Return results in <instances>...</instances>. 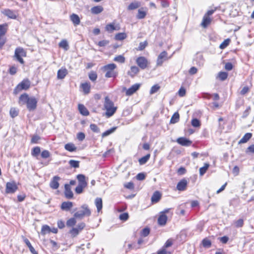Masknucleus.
I'll return each mask as SVG.
<instances>
[{
	"label": "nucleus",
	"mask_w": 254,
	"mask_h": 254,
	"mask_svg": "<svg viewBox=\"0 0 254 254\" xmlns=\"http://www.w3.org/2000/svg\"><path fill=\"white\" fill-rule=\"evenodd\" d=\"M191 125L194 127H199L200 126V123L197 119H193L191 121Z\"/></svg>",
	"instance_id": "57"
},
{
	"label": "nucleus",
	"mask_w": 254,
	"mask_h": 254,
	"mask_svg": "<svg viewBox=\"0 0 254 254\" xmlns=\"http://www.w3.org/2000/svg\"><path fill=\"white\" fill-rule=\"evenodd\" d=\"M64 148L70 152L75 151L76 150V147L73 143H67L64 146Z\"/></svg>",
	"instance_id": "32"
},
{
	"label": "nucleus",
	"mask_w": 254,
	"mask_h": 254,
	"mask_svg": "<svg viewBox=\"0 0 254 254\" xmlns=\"http://www.w3.org/2000/svg\"><path fill=\"white\" fill-rule=\"evenodd\" d=\"M41 152L40 148L38 146L35 147L33 148L31 155L34 157H37Z\"/></svg>",
	"instance_id": "39"
},
{
	"label": "nucleus",
	"mask_w": 254,
	"mask_h": 254,
	"mask_svg": "<svg viewBox=\"0 0 254 254\" xmlns=\"http://www.w3.org/2000/svg\"><path fill=\"white\" fill-rule=\"evenodd\" d=\"M195 61L196 62V64L200 66L202 65L204 63L203 56L201 54H197Z\"/></svg>",
	"instance_id": "35"
},
{
	"label": "nucleus",
	"mask_w": 254,
	"mask_h": 254,
	"mask_svg": "<svg viewBox=\"0 0 254 254\" xmlns=\"http://www.w3.org/2000/svg\"><path fill=\"white\" fill-rule=\"evenodd\" d=\"M252 136L251 133H247L239 141V144L245 143L247 142Z\"/></svg>",
	"instance_id": "29"
},
{
	"label": "nucleus",
	"mask_w": 254,
	"mask_h": 254,
	"mask_svg": "<svg viewBox=\"0 0 254 254\" xmlns=\"http://www.w3.org/2000/svg\"><path fill=\"white\" fill-rule=\"evenodd\" d=\"M50 153L48 150H44L41 153V157L43 158L46 159L50 156Z\"/></svg>",
	"instance_id": "55"
},
{
	"label": "nucleus",
	"mask_w": 254,
	"mask_h": 254,
	"mask_svg": "<svg viewBox=\"0 0 254 254\" xmlns=\"http://www.w3.org/2000/svg\"><path fill=\"white\" fill-rule=\"evenodd\" d=\"M109 43V41L108 40H102L99 41L98 43V45L100 47H105Z\"/></svg>",
	"instance_id": "63"
},
{
	"label": "nucleus",
	"mask_w": 254,
	"mask_h": 254,
	"mask_svg": "<svg viewBox=\"0 0 254 254\" xmlns=\"http://www.w3.org/2000/svg\"><path fill=\"white\" fill-rule=\"evenodd\" d=\"M114 61L120 63H124L125 62V58L122 55H119L115 57Z\"/></svg>",
	"instance_id": "46"
},
{
	"label": "nucleus",
	"mask_w": 254,
	"mask_h": 254,
	"mask_svg": "<svg viewBox=\"0 0 254 254\" xmlns=\"http://www.w3.org/2000/svg\"><path fill=\"white\" fill-rule=\"evenodd\" d=\"M116 128H117L116 127H113L110 128V129L106 130V131H105L104 132H103L102 133V137H105L111 134V133H112L116 130Z\"/></svg>",
	"instance_id": "40"
},
{
	"label": "nucleus",
	"mask_w": 254,
	"mask_h": 254,
	"mask_svg": "<svg viewBox=\"0 0 254 254\" xmlns=\"http://www.w3.org/2000/svg\"><path fill=\"white\" fill-rule=\"evenodd\" d=\"M139 69L136 66L133 65L130 67L129 70L127 71V74L131 77H134L139 72Z\"/></svg>",
	"instance_id": "18"
},
{
	"label": "nucleus",
	"mask_w": 254,
	"mask_h": 254,
	"mask_svg": "<svg viewBox=\"0 0 254 254\" xmlns=\"http://www.w3.org/2000/svg\"><path fill=\"white\" fill-rule=\"evenodd\" d=\"M177 141L179 144L183 146H190L191 144V141L184 137L178 138Z\"/></svg>",
	"instance_id": "20"
},
{
	"label": "nucleus",
	"mask_w": 254,
	"mask_h": 254,
	"mask_svg": "<svg viewBox=\"0 0 254 254\" xmlns=\"http://www.w3.org/2000/svg\"><path fill=\"white\" fill-rule=\"evenodd\" d=\"M202 245L205 248H210L211 245V243L210 240L207 239H204L202 242Z\"/></svg>",
	"instance_id": "49"
},
{
	"label": "nucleus",
	"mask_w": 254,
	"mask_h": 254,
	"mask_svg": "<svg viewBox=\"0 0 254 254\" xmlns=\"http://www.w3.org/2000/svg\"><path fill=\"white\" fill-rule=\"evenodd\" d=\"M80 210L74 214V217L78 219H82L85 216H89L91 215V211L86 204L81 206Z\"/></svg>",
	"instance_id": "4"
},
{
	"label": "nucleus",
	"mask_w": 254,
	"mask_h": 254,
	"mask_svg": "<svg viewBox=\"0 0 254 254\" xmlns=\"http://www.w3.org/2000/svg\"><path fill=\"white\" fill-rule=\"evenodd\" d=\"M150 157V154H148L142 157V158L139 159V162L140 165H143L145 164L147 161L149 160Z\"/></svg>",
	"instance_id": "38"
},
{
	"label": "nucleus",
	"mask_w": 254,
	"mask_h": 254,
	"mask_svg": "<svg viewBox=\"0 0 254 254\" xmlns=\"http://www.w3.org/2000/svg\"><path fill=\"white\" fill-rule=\"evenodd\" d=\"M76 223V218H71L66 221V225L68 227H72L75 225Z\"/></svg>",
	"instance_id": "41"
},
{
	"label": "nucleus",
	"mask_w": 254,
	"mask_h": 254,
	"mask_svg": "<svg viewBox=\"0 0 254 254\" xmlns=\"http://www.w3.org/2000/svg\"><path fill=\"white\" fill-rule=\"evenodd\" d=\"M9 113L11 118H13L18 116V110L15 108H11L10 110Z\"/></svg>",
	"instance_id": "43"
},
{
	"label": "nucleus",
	"mask_w": 254,
	"mask_h": 254,
	"mask_svg": "<svg viewBox=\"0 0 254 254\" xmlns=\"http://www.w3.org/2000/svg\"><path fill=\"white\" fill-rule=\"evenodd\" d=\"M103 7L102 6H95L91 8V12L94 14H97L103 11Z\"/></svg>",
	"instance_id": "26"
},
{
	"label": "nucleus",
	"mask_w": 254,
	"mask_h": 254,
	"mask_svg": "<svg viewBox=\"0 0 254 254\" xmlns=\"http://www.w3.org/2000/svg\"><path fill=\"white\" fill-rule=\"evenodd\" d=\"M228 77V73L226 72H220L218 77L222 81L225 80Z\"/></svg>",
	"instance_id": "44"
},
{
	"label": "nucleus",
	"mask_w": 254,
	"mask_h": 254,
	"mask_svg": "<svg viewBox=\"0 0 254 254\" xmlns=\"http://www.w3.org/2000/svg\"><path fill=\"white\" fill-rule=\"evenodd\" d=\"M160 88V87L158 84L153 85L150 90V94H153L157 92L159 90Z\"/></svg>",
	"instance_id": "53"
},
{
	"label": "nucleus",
	"mask_w": 254,
	"mask_h": 254,
	"mask_svg": "<svg viewBox=\"0 0 254 254\" xmlns=\"http://www.w3.org/2000/svg\"><path fill=\"white\" fill-rule=\"evenodd\" d=\"M167 220V216L164 213H160L158 219V223L159 225L164 226L166 224Z\"/></svg>",
	"instance_id": "22"
},
{
	"label": "nucleus",
	"mask_w": 254,
	"mask_h": 254,
	"mask_svg": "<svg viewBox=\"0 0 254 254\" xmlns=\"http://www.w3.org/2000/svg\"><path fill=\"white\" fill-rule=\"evenodd\" d=\"M73 206V203L70 201H64L62 203L61 209L63 210L68 211Z\"/></svg>",
	"instance_id": "21"
},
{
	"label": "nucleus",
	"mask_w": 254,
	"mask_h": 254,
	"mask_svg": "<svg viewBox=\"0 0 254 254\" xmlns=\"http://www.w3.org/2000/svg\"><path fill=\"white\" fill-rule=\"evenodd\" d=\"M19 101L26 104L29 111H33L36 108L38 100L34 97H29L27 94H23L20 96Z\"/></svg>",
	"instance_id": "1"
},
{
	"label": "nucleus",
	"mask_w": 254,
	"mask_h": 254,
	"mask_svg": "<svg viewBox=\"0 0 254 254\" xmlns=\"http://www.w3.org/2000/svg\"><path fill=\"white\" fill-rule=\"evenodd\" d=\"M26 56V52L23 48L19 47L15 49L13 58L20 64H23L24 63L23 58Z\"/></svg>",
	"instance_id": "5"
},
{
	"label": "nucleus",
	"mask_w": 254,
	"mask_h": 254,
	"mask_svg": "<svg viewBox=\"0 0 254 254\" xmlns=\"http://www.w3.org/2000/svg\"><path fill=\"white\" fill-rule=\"evenodd\" d=\"M150 233V230L148 228H144L141 232V235L143 237L147 236Z\"/></svg>",
	"instance_id": "56"
},
{
	"label": "nucleus",
	"mask_w": 254,
	"mask_h": 254,
	"mask_svg": "<svg viewBox=\"0 0 254 254\" xmlns=\"http://www.w3.org/2000/svg\"><path fill=\"white\" fill-rule=\"evenodd\" d=\"M141 5L140 2L139 1H135L133 2H131L128 6L127 9L128 10H133L137 8Z\"/></svg>",
	"instance_id": "30"
},
{
	"label": "nucleus",
	"mask_w": 254,
	"mask_h": 254,
	"mask_svg": "<svg viewBox=\"0 0 254 254\" xmlns=\"http://www.w3.org/2000/svg\"><path fill=\"white\" fill-rule=\"evenodd\" d=\"M65 191L64 194L67 198L70 199L73 197V193L71 190L70 187L68 184H65L64 186Z\"/></svg>",
	"instance_id": "17"
},
{
	"label": "nucleus",
	"mask_w": 254,
	"mask_h": 254,
	"mask_svg": "<svg viewBox=\"0 0 254 254\" xmlns=\"http://www.w3.org/2000/svg\"><path fill=\"white\" fill-rule=\"evenodd\" d=\"M85 134L83 132H78L77 134V138L79 141L83 140L85 138Z\"/></svg>",
	"instance_id": "62"
},
{
	"label": "nucleus",
	"mask_w": 254,
	"mask_h": 254,
	"mask_svg": "<svg viewBox=\"0 0 254 254\" xmlns=\"http://www.w3.org/2000/svg\"><path fill=\"white\" fill-rule=\"evenodd\" d=\"M161 197L160 193L158 191H156L151 197V201L153 203H157L159 201Z\"/></svg>",
	"instance_id": "25"
},
{
	"label": "nucleus",
	"mask_w": 254,
	"mask_h": 254,
	"mask_svg": "<svg viewBox=\"0 0 254 254\" xmlns=\"http://www.w3.org/2000/svg\"><path fill=\"white\" fill-rule=\"evenodd\" d=\"M50 230H51L50 227L47 225H43L42 227L41 233L42 235H45L47 234L50 233Z\"/></svg>",
	"instance_id": "33"
},
{
	"label": "nucleus",
	"mask_w": 254,
	"mask_h": 254,
	"mask_svg": "<svg viewBox=\"0 0 254 254\" xmlns=\"http://www.w3.org/2000/svg\"><path fill=\"white\" fill-rule=\"evenodd\" d=\"M147 44V43L146 41L140 43L138 50L140 51L143 50L146 47Z\"/></svg>",
	"instance_id": "64"
},
{
	"label": "nucleus",
	"mask_w": 254,
	"mask_h": 254,
	"mask_svg": "<svg viewBox=\"0 0 254 254\" xmlns=\"http://www.w3.org/2000/svg\"><path fill=\"white\" fill-rule=\"evenodd\" d=\"M106 30L109 32H112L115 30H116L115 26L113 23H110L106 25L105 27Z\"/></svg>",
	"instance_id": "50"
},
{
	"label": "nucleus",
	"mask_w": 254,
	"mask_h": 254,
	"mask_svg": "<svg viewBox=\"0 0 254 254\" xmlns=\"http://www.w3.org/2000/svg\"><path fill=\"white\" fill-rule=\"evenodd\" d=\"M67 73V70L65 68H62L58 71L57 78L59 79H63L66 76Z\"/></svg>",
	"instance_id": "16"
},
{
	"label": "nucleus",
	"mask_w": 254,
	"mask_h": 254,
	"mask_svg": "<svg viewBox=\"0 0 254 254\" xmlns=\"http://www.w3.org/2000/svg\"><path fill=\"white\" fill-rule=\"evenodd\" d=\"M95 203L97 207V211L99 212L102 210L103 207L102 199L100 197L96 198L95 200Z\"/></svg>",
	"instance_id": "28"
},
{
	"label": "nucleus",
	"mask_w": 254,
	"mask_h": 254,
	"mask_svg": "<svg viewBox=\"0 0 254 254\" xmlns=\"http://www.w3.org/2000/svg\"><path fill=\"white\" fill-rule=\"evenodd\" d=\"M59 47L67 51L69 48L68 43L66 40H63L59 43Z\"/></svg>",
	"instance_id": "36"
},
{
	"label": "nucleus",
	"mask_w": 254,
	"mask_h": 254,
	"mask_svg": "<svg viewBox=\"0 0 254 254\" xmlns=\"http://www.w3.org/2000/svg\"><path fill=\"white\" fill-rule=\"evenodd\" d=\"M24 241L25 243L26 244V245L28 246V247L29 248V250L31 253H32L33 254H38V253L35 251L34 248L31 245L30 241L27 239H25Z\"/></svg>",
	"instance_id": "31"
},
{
	"label": "nucleus",
	"mask_w": 254,
	"mask_h": 254,
	"mask_svg": "<svg viewBox=\"0 0 254 254\" xmlns=\"http://www.w3.org/2000/svg\"><path fill=\"white\" fill-rule=\"evenodd\" d=\"M85 227V224L83 222H81L79 223L77 227L75 228H72L69 231V234L71 235V236L73 238L77 236L80 232H81Z\"/></svg>",
	"instance_id": "7"
},
{
	"label": "nucleus",
	"mask_w": 254,
	"mask_h": 254,
	"mask_svg": "<svg viewBox=\"0 0 254 254\" xmlns=\"http://www.w3.org/2000/svg\"><path fill=\"white\" fill-rule=\"evenodd\" d=\"M235 226L237 228L242 227L244 225V220L242 219H239V220L234 222Z\"/></svg>",
	"instance_id": "51"
},
{
	"label": "nucleus",
	"mask_w": 254,
	"mask_h": 254,
	"mask_svg": "<svg viewBox=\"0 0 254 254\" xmlns=\"http://www.w3.org/2000/svg\"><path fill=\"white\" fill-rule=\"evenodd\" d=\"M128 218V214L127 213H123L120 215V219L123 221H126Z\"/></svg>",
	"instance_id": "59"
},
{
	"label": "nucleus",
	"mask_w": 254,
	"mask_h": 254,
	"mask_svg": "<svg viewBox=\"0 0 254 254\" xmlns=\"http://www.w3.org/2000/svg\"><path fill=\"white\" fill-rule=\"evenodd\" d=\"M79 162L78 161L70 160L69 161V164L70 165V166L71 167L75 168L79 167Z\"/></svg>",
	"instance_id": "45"
},
{
	"label": "nucleus",
	"mask_w": 254,
	"mask_h": 254,
	"mask_svg": "<svg viewBox=\"0 0 254 254\" xmlns=\"http://www.w3.org/2000/svg\"><path fill=\"white\" fill-rule=\"evenodd\" d=\"M209 167V164L208 163H205L204 166L202 167H201L199 169V175L200 176H203L206 172L207 169Z\"/></svg>",
	"instance_id": "34"
},
{
	"label": "nucleus",
	"mask_w": 254,
	"mask_h": 254,
	"mask_svg": "<svg viewBox=\"0 0 254 254\" xmlns=\"http://www.w3.org/2000/svg\"><path fill=\"white\" fill-rule=\"evenodd\" d=\"M17 189L18 187L14 182H7L6 184L5 192L7 193H13Z\"/></svg>",
	"instance_id": "9"
},
{
	"label": "nucleus",
	"mask_w": 254,
	"mask_h": 254,
	"mask_svg": "<svg viewBox=\"0 0 254 254\" xmlns=\"http://www.w3.org/2000/svg\"><path fill=\"white\" fill-rule=\"evenodd\" d=\"M89 78L92 81H95L97 78V75L94 72H91L89 74Z\"/></svg>",
	"instance_id": "58"
},
{
	"label": "nucleus",
	"mask_w": 254,
	"mask_h": 254,
	"mask_svg": "<svg viewBox=\"0 0 254 254\" xmlns=\"http://www.w3.org/2000/svg\"><path fill=\"white\" fill-rule=\"evenodd\" d=\"M117 65L115 64H110L103 66V70L106 72L105 77L107 78L116 77L117 72L115 71V69Z\"/></svg>",
	"instance_id": "3"
},
{
	"label": "nucleus",
	"mask_w": 254,
	"mask_h": 254,
	"mask_svg": "<svg viewBox=\"0 0 254 254\" xmlns=\"http://www.w3.org/2000/svg\"><path fill=\"white\" fill-rule=\"evenodd\" d=\"M136 63L138 66L142 69L146 68L149 64L148 60L144 57L137 58L136 60Z\"/></svg>",
	"instance_id": "10"
},
{
	"label": "nucleus",
	"mask_w": 254,
	"mask_h": 254,
	"mask_svg": "<svg viewBox=\"0 0 254 254\" xmlns=\"http://www.w3.org/2000/svg\"><path fill=\"white\" fill-rule=\"evenodd\" d=\"M85 187L81 186L79 185H78L76 188H75V191L76 193L80 194L82 192L84 188H85Z\"/></svg>",
	"instance_id": "60"
},
{
	"label": "nucleus",
	"mask_w": 254,
	"mask_h": 254,
	"mask_svg": "<svg viewBox=\"0 0 254 254\" xmlns=\"http://www.w3.org/2000/svg\"><path fill=\"white\" fill-rule=\"evenodd\" d=\"M230 40L227 39L225 40L220 45L219 48L221 49H224L226 48L229 44Z\"/></svg>",
	"instance_id": "47"
},
{
	"label": "nucleus",
	"mask_w": 254,
	"mask_h": 254,
	"mask_svg": "<svg viewBox=\"0 0 254 254\" xmlns=\"http://www.w3.org/2000/svg\"><path fill=\"white\" fill-rule=\"evenodd\" d=\"M60 178L58 176H55L53 177L50 182V187L53 189H57L59 187V181Z\"/></svg>",
	"instance_id": "13"
},
{
	"label": "nucleus",
	"mask_w": 254,
	"mask_h": 254,
	"mask_svg": "<svg viewBox=\"0 0 254 254\" xmlns=\"http://www.w3.org/2000/svg\"><path fill=\"white\" fill-rule=\"evenodd\" d=\"M40 139V137L37 135H35L32 137L31 142L32 143H37Z\"/></svg>",
	"instance_id": "61"
},
{
	"label": "nucleus",
	"mask_w": 254,
	"mask_h": 254,
	"mask_svg": "<svg viewBox=\"0 0 254 254\" xmlns=\"http://www.w3.org/2000/svg\"><path fill=\"white\" fill-rule=\"evenodd\" d=\"M70 20L75 26L78 25L80 23L79 17L77 14L75 13H72L70 15Z\"/></svg>",
	"instance_id": "15"
},
{
	"label": "nucleus",
	"mask_w": 254,
	"mask_h": 254,
	"mask_svg": "<svg viewBox=\"0 0 254 254\" xmlns=\"http://www.w3.org/2000/svg\"><path fill=\"white\" fill-rule=\"evenodd\" d=\"M179 113L178 112L175 113L171 119L170 123L172 124L177 123L179 121Z\"/></svg>",
	"instance_id": "37"
},
{
	"label": "nucleus",
	"mask_w": 254,
	"mask_h": 254,
	"mask_svg": "<svg viewBox=\"0 0 254 254\" xmlns=\"http://www.w3.org/2000/svg\"><path fill=\"white\" fill-rule=\"evenodd\" d=\"M78 110L80 113L83 116H88L89 114L87 108L82 104L78 105Z\"/></svg>",
	"instance_id": "24"
},
{
	"label": "nucleus",
	"mask_w": 254,
	"mask_h": 254,
	"mask_svg": "<svg viewBox=\"0 0 254 254\" xmlns=\"http://www.w3.org/2000/svg\"><path fill=\"white\" fill-rule=\"evenodd\" d=\"M170 57H168V53L166 51L162 52L158 56L156 64L157 66H161L163 63L170 59Z\"/></svg>",
	"instance_id": "8"
},
{
	"label": "nucleus",
	"mask_w": 254,
	"mask_h": 254,
	"mask_svg": "<svg viewBox=\"0 0 254 254\" xmlns=\"http://www.w3.org/2000/svg\"><path fill=\"white\" fill-rule=\"evenodd\" d=\"M104 107L106 110L105 114L108 118L112 116L117 110V107L114 106V103L108 97H106L105 98Z\"/></svg>",
	"instance_id": "2"
},
{
	"label": "nucleus",
	"mask_w": 254,
	"mask_h": 254,
	"mask_svg": "<svg viewBox=\"0 0 254 254\" xmlns=\"http://www.w3.org/2000/svg\"><path fill=\"white\" fill-rule=\"evenodd\" d=\"M1 12L10 19H15L17 18L16 12L10 9H4L1 11Z\"/></svg>",
	"instance_id": "11"
},
{
	"label": "nucleus",
	"mask_w": 254,
	"mask_h": 254,
	"mask_svg": "<svg viewBox=\"0 0 254 254\" xmlns=\"http://www.w3.org/2000/svg\"><path fill=\"white\" fill-rule=\"evenodd\" d=\"M211 21V19L208 17L207 15H204L203 17V19L202 22L201 23V25L204 27L206 28L208 25L210 24Z\"/></svg>",
	"instance_id": "23"
},
{
	"label": "nucleus",
	"mask_w": 254,
	"mask_h": 254,
	"mask_svg": "<svg viewBox=\"0 0 254 254\" xmlns=\"http://www.w3.org/2000/svg\"><path fill=\"white\" fill-rule=\"evenodd\" d=\"M187 181L185 179H183L180 181L177 185V189L180 191H183L186 189L187 186Z\"/></svg>",
	"instance_id": "14"
},
{
	"label": "nucleus",
	"mask_w": 254,
	"mask_h": 254,
	"mask_svg": "<svg viewBox=\"0 0 254 254\" xmlns=\"http://www.w3.org/2000/svg\"><path fill=\"white\" fill-rule=\"evenodd\" d=\"M127 36L125 33H119L116 35L115 39L117 40H123L127 38Z\"/></svg>",
	"instance_id": "42"
},
{
	"label": "nucleus",
	"mask_w": 254,
	"mask_h": 254,
	"mask_svg": "<svg viewBox=\"0 0 254 254\" xmlns=\"http://www.w3.org/2000/svg\"><path fill=\"white\" fill-rule=\"evenodd\" d=\"M90 129L94 132L99 133L100 132V129L98 127V126L94 124H91L90 125Z\"/></svg>",
	"instance_id": "54"
},
{
	"label": "nucleus",
	"mask_w": 254,
	"mask_h": 254,
	"mask_svg": "<svg viewBox=\"0 0 254 254\" xmlns=\"http://www.w3.org/2000/svg\"><path fill=\"white\" fill-rule=\"evenodd\" d=\"M146 15V12L144 11H142L141 9L138 10V14L137 15V18L138 19L144 18Z\"/></svg>",
	"instance_id": "48"
},
{
	"label": "nucleus",
	"mask_w": 254,
	"mask_h": 254,
	"mask_svg": "<svg viewBox=\"0 0 254 254\" xmlns=\"http://www.w3.org/2000/svg\"><path fill=\"white\" fill-rule=\"evenodd\" d=\"M30 85V82L28 79H24L15 87L14 90V93L16 94L22 90L28 89Z\"/></svg>",
	"instance_id": "6"
},
{
	"label": "nucleus",
	"mask_w": 254,
	"mask_h": 254,
	"mask_svg": "<svg viewBox=\"0 0 254 254\" xmlns=\"http://www.w3.org/2000/svg\"><path fill=\"white\" fill-rule=\"evenodd\" d=\"M6 25H0V36H4L6 32Z\"/></svg>",
	"instance_id": "52"
},
{
	"label": "nucleus",
	"mask_w": 254,
	"mask_h": 254,
	"mask_svg": "<svg viewBox=\"0 0 254 254\" xmlns=\"http://www.w3.org/2000/svg\"><path fill=\"white\" fill-rule=\"evenodd\" d=\"M77 179L78 181V185L81 186L86 187L87 186V183L85 181V177L84 175L82 174H79L77 176Z\"/></svg>",
	"instance_id": "19"
},
{
	"label": "nucleus",
	"mask_w": 254,
	"mask_h": 254,
	"mask_svg": "<svg viewBox=\"0 0 254 254\" xmlns=\"http://www.w3.org/2000/svg\"><path fill=\"white\" fill-rule=\"evenodd\" d=\"M83 91L86 94L89 93L90 90V84L89 83L85 82L81 84Z\"/></svg>",
	"instance_id": "27"
},
{
	"label": "nucleus",
	"mask_w": 254,
	"mask_h": 254,
	"mask_svg": "<svg viewBox=\"0 0 254 254\" xmlns=\"http://www.w3.org/2000/svg\"><path fill=\"white\" fill-rule=\"evenodd\" d=\"M140 86V84H135L132 85L127 90L126 94L127 96H130L139 89Z\"/></svg>",
	"instance_id": "12"
}]
</instances>
